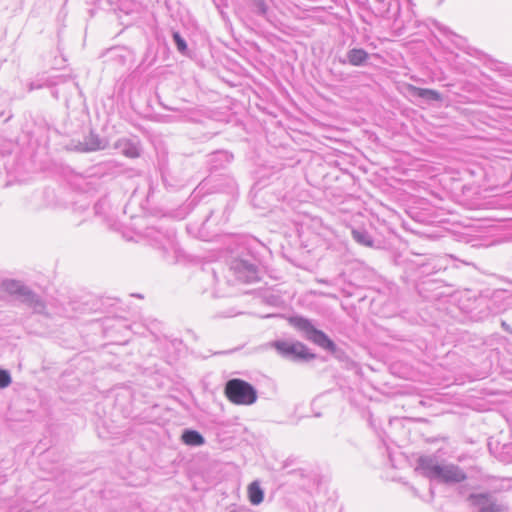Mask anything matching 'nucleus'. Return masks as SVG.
<instances>
[{"label": "nucleus", "instance_id": "473e14b6", "mask_svg": "<svg viewBox=\"0 0 512 512\" xmlns=\"http://www.w3.org/2000/svg\"><path fill=\"white\" fill-rule=\"evenodd\" d=\"M494 91H497L498 93H503V94H506L505 92H503L502 90H498V89H493Z\"/></svg>", "mask_w": 512, "mask_h": 512}, {"label": "nucleus", "instance_id": "aec40b11", "mask_svg": "<svg viewBox=\"0 0 512 512\" xmlns=\"http://www.w3.org/2000/svg\"><path fill=\"white\" fill-rule=\"evenodd\" d=\"M172 40L177 51L183 56H190V50L188 48L186 40L182 37L180 32H172Z\"/></svg>", "mask_w": 512, "mask_h": 512}, {"label": "nucleus", "instance_id": "4468645a", "mask_svg": "<svg viewBox=\"0 0 512 512\" xmlns=\"http://www.w3.org/2000/svg\"><path fill=\"white\" fill-rule=\"evenodd\" d=\"M105 145L103 143V140L94 133H90L88 136L85 137L84 141L79 143L77 146V149L81 152H92L104 149Z\"/></svg>", "mask_w": 512, "mask_h": 512}, {"label": "nucleus", "instance_id": "a878e982", "mask_svg": "<svg viewBox=\"0 0 512 512\" xmlns=\"http://www.w3.org/2000/svg\"><path fill=\"white\" fill-rule=\"evenodd\" d=\"M431 24H432V26L435 29H437L444 36H446V37H456V38L460 39V37L456 33L452 32L447 26L441 24L439 21L431 20Z\"/></svg>", "mask_w": 512, "mask_h": 512}, {"label": "nucleus", "instance_id": "2eb2a0df", "mask_svg": "<svg viewBox=\"0 0 512 512\" xmlns=\"http://www.w3.org/2000/svg\"><path fill=\"white\" fill-rule=\"evenodd\" d=\"M94 214L101 217L104 221L110 222L113 220L111 213V205L107 197L101 198L94 204Z\"/></svg>", "mask_w": 512, "mask_h": 512}, {"label": "nucleus", "instance_id": "393cba45", "mask_svg": "<svg viewBox=\"0 0 512 512\" xmlns=\"http://www.w3.org/2000/svg\"><path fill=\"white\" fill-rule=\"evenodd\" d=\"M491 69L503 77H512V68L504 63L495 62L492 64Z\"/></svg>", "mask_w": 512, "mask_h": 512}, {"label": "nucleus", "instance_id": "0eeeda50", "mask_svg": "<svg viewBox=\"0 0 512 512\" xmlns=\"http://www.w3.org/2000/svg\"><path fill=\"white\" fill-rule=\"evenodd\" d=\"M224 393L227 399L236 405H252L258 398L256 388L240 378L228 380L224 387Z\"/></svg>", "mask_w": 512, "mask_h": 512}, {"label": "nucleus", "instance_id": "2f4dec72", "mask_svg": "<svg viewBox=\"0 0 512 512\" xmlns=\"http://www.w3.org/2000/svg\"><path fill=\"white\" fill-rule=\"evenodd\" d=\"M67 82H68L69 84H71V85H74V86L76 85V84H75V82H73L72 80H68Z\"/></svg>", "mask_w": 512, "mask_h": 512}, {"label": "nucleus", "instance_id": "f3484780", "mask_svg": "<svg viewBox=\"0 0 512 512\" xmlns=\"http://www.w3.org/2000/svg\"><path fill=\"white\" fill-rule=\"evenodd\" d=\"M412 264L416 267L415 269L417 277L434 274V271L431 269L432 264L429 256H418L417 259L412 262Z\"/></svg>", "mask_w": 512, "mask_h": 512}, {"label": "nucleus", "instance_id": "5701e85b", "mask_svg": "<svg viewBox=\"0 0 512 512\" xmlns=\"http://www.w3.org/2000/svg\"><path fill=\"white\" fill-rule=\"evenodd\" d=\"M488 302L489 301L486 297H479L476 300L477 307L479 308V313L475 314V317H477L478 319H482L490 314Z\"/></svg>", "mask_w": 512, "mask_h": 512}, {"label": "nucleus", "instance_id": "dca6fc26", "mask_svg": "<svg viewBox=\"0 0 512 512\" xmlns=\"http://www.w3.org/2000/svg\"><path fill=\"white\" fill-rule=\"evenodd\" d=\"M353 240L359 245L365 247H374V239L372 235L362 227L353 228L351 230Z\"/></svg>", "mask_w": 512, "mask_h": 512}, {"label": "nucleus", "instance_id": "cd10ccee", "mask_svg": "<svg viewBox=\"0 0 512 512\" xmlns=\"http://www.w3.org/2000/svg\"><path fill=\"white\" fill-rule=\"evenodd\" d=\"M252 193L254 194L253 198H252L253 205L257 206V207H260V205L257 203V199L259 197H263V196L267 195L268 191H266L264 189H260V188L257 189L256 187H254L253 190H252Z\"/></svg>", "mask_w": 512, "mask_h": 512}, {"label": "nucleus", "instance_id": "20e7f679", "mask_svg": "<svg viewBox=\"0 0 512 512\" xmlns=\"http://www.w3.org/2000/svg\"><path fill=\"white\" fill-rule=\"evenodd\" d=\"M289 324L300 332L309 342L330 353L337 351L335 342L325 332L317 329L312 320L301 315H294L289 318Z\"/></svg>", "mask_w": 512, "mask_h": 512}, {"label": "nucleus", "instance_id": "423d86ee", "mask_svg": "<svg viewBox=\"0 0 512 512\" xmlns=\"http://www.w3.org/2000/svg\"><path fill=\"white\" fill-rule=\"evenodd\" d=\"M270 346L279 356L295 363H307L316 358V354L300 341L278 339L272 341Z\"/></svg>", "mask_w": 512, "mask_h": 512}, {"label": "nucleus", "instance_id": "412c9836", "mask_svg": "<svg viewBox=\"0 0 512 512\" xmlns=\"http://www.w3.org/2000/svg\"><path fill=\"white\" fill-rule=\"evenodd\" d=\"M429 257L432 264L431 269L434 271V274L447 269L449 265L448 256L430 255Z\"/></svg>", "mask_w": 512, "mask_h": 512}, {"label": "nucleus", "instance_id": "9b49d317", "mask_svg": "<svg viewBox=\"0 0 512 512\" xmlns=\"http://www.w3.org/2000/svg\"><path fill=\"white\" fill-rule=\"evenodd\" d=\"M233 160V155L225 150L211 153L208 158V166L211 172L225 168Z\"/></svg>", "mask_w": 512, "mask_h": 512}, {"label": "nucleus", "instance_id": "7ed1b4c3", "mask_svg": "<svg viewBox=\"0 0 512 512\" xmlns=\"http://www.w3.org/2000/svg\"><path fill=\"white\" fill-rule=\"evenodd\" d=\"M416 471L430 479L444 484H457L466 480V473L457 465L440 464L432 455H422L416 463Z\"/></svg>", "mask_w": 512, "mask_h": 512}, {"label": "nucleus", "instance_id": "b1692460", "mask_svg": "<svg viewBox=\"0 0 512 512\" xmlns=\"http://www.w3.org/2000/svg\"><path fill=\"white\" fill-rule=\"evenodd\" d=\"M252 7H253V11L263 17V18H266L268 19V6L265 2V0H253L252 2Z\"/></svg>", "mask_w": 512, "mask_h": 512}, {"label": "nucleus", "instance_id": "c85d7f7f", "mask_svg": "<svg viewBox=\"0 0 512 512\" xmlns=\"http://www.w3.org/2000/svg\"><path fill=\"white\" fill-rule=\"evenodd\" d=\"M190 114H191V112H189V111L181 112V115L179 116L180 120H182V121H193L194 119L191 117Z\"/></svg>", "mask_w": 512, "mask_h": 512}, {"label": "nucleus", "instance_id": "c756f323", "mask_svg": "<svg viewBox=\"0 0 512 512\" xmlns=\"http://www.w3.org/2000/svg\"><path fill=\"white\" fill-rule=\"evenodd\" d=\"M501 325L506 331H510V326L507 325L506 322L502 321Z\"/></svg>", "mask_w": 512, "mask_h": 512}, {"label": "nucleus", "instance_id": "f8f14e48", "mask_svg": "<svg viewBox=\"0 0 512 512\" xmlns=\"http://www.w3.org/2000/svg\"><path fill=\"white\" fill-rule=\"evenodd\" d=\"M181 442L189 447H200L205 444L204 436L197 430L185 428L180 436Z\"/></svg>", "mask_w": 512, "mask_h": 512}, {"label": "nucleus", "instance_id": "bb28decb", "mask_svg": "<svg viewBox=\"0 0 512 512\" xmlns=\"http://www.w3.org/2000/svg\"><path fill=\"white\" fill-rule=\"evenodd\" d=\"M11 375L8 370L0 368V388H6L11 384Z\"/></svg>", "mask_w": 512, "mask_h": 512}, {"label": "nucleus", "instance_id": "ddd939ff", "mask_svg": "<svg viewBox=\"0 0 512 512\" xmlns=\"http://www.w3.org/2000/svg\"><path fill=\"white\" fill-rule=\"evenodd\" d=\"M409 91L412 94V96L424 99L429 103L441 102L443 100L442 94L433 89L420 88L410 85Z\"/></svg>", "mask_w": 512, "mask_h": 512}, {"label": "nucleus", "instance_id": "6e6552de", "mask_svg": "<svg viewBox=\"0 0 512 512\" xmlns=\"http://www.w3.org/2000/svg\"><path fill=\"white\" fill-rule=\"evenodd\" d=\"M7 291L15 295L19 301L27 305L34 313L45 314V303L42 298L19 281L11 280L6 284Z\"/></svg>", "mask_w": 512, "mask_h": 512}, {"label": "nucleus", "instance_id": "9d476101", "mask_svg": "<svg viewBox=\"0 0 512 512\" xmlns=\"http://www.w3.org/2000/svg\"><path fill=\"white\" fill-rule=\"evenodd\" d=\"M370 58L369 53L363 48H352L346 53L345 58H339L343 65L350 64L356 67L365 66Z\"/></svg>", "mask_w": 512, "mask_h": 512}, {"label": "nucleus", "instance_id": "1a4fd4ad", "mask_svg": "<svg viewBox=\"0 0 512 512\" xmlns=\"http://www.w3.org/2000/svg\"><path fill=\"white\" fill-rule=\"evenodd\" d=\"M470 499L472 504L477 508V512H509L507 506L490 494H472Z\"/></svg>", "mask_w": 512, "mask_h": 512}, {"label": "nucleus", "instance_id": "a211bd4d", "mask_svg": "<svg viewBox=\"0 0 512 512\" xmlns=\"http://www.w3.org/2000/svg\"><path fill=\"white\" fill-rule=\"evenodd\" d=\"M248 499L252 505H259L263 502L264 491L259 482L253 481L248 486Z\"/></svg>", "mask_w": 512, "mask_h": 512}, {"label": "nucleus", "instance_id": "4be33fe9", "mask_svg": "<svg viewBox=\"0 0 512 512\" xmlns=\"http://www.w3.org/2000/svg\"><path fill=\"white\" fill-rule=\"evenodd\" d=\"M56 79H57L56 81H49V80H45V81H42V80L32 81V82L29 83L28 90L29 91H33V90H36V89H41V88H43L45 86L58 85L60 82L66 81V79H64L62 76L57 77Z\"/></svg>", "mask_w": 512, "mask_h": 512}, {"label": "nucleus", "instance_id": "7c9ffc66", "mask_svg": "<svg viewBox=\"0 0 512 512\" xmlns=\"http://www.w3.org/2000/svg\"><path fill=\"white\" fill-rule=\"evenodd\" d=\"M52 95H53V97H55L56 99H58V91H57V90H53V91H52Z\"/></svg>", "mask_w": 512, "mask_h": 512}, {"label": "nucleus", "instance_id": "39448f33", "mask_svg": "<svg viewBox=\"0 0 512 512\" xmlns=\"http://www.w3.org/2000/svg\"><path fill=\"white\" fill-rule=\"evenodd\" d=\"M150 246L162 252L163 256L176 250L175 229L160 223L157 226H148L142 233Z\"/></svg>", "mask_w": 512, "mask_h": 512}, {"label": "nucleus", "instance_id": "f03ea898", "mask_svg": "<svg viewBox=\"0 0 512 512\" xmlns=\"http://www.w3.org/2000/svg\"><path fill=\"white\" fill-rule=\"evenodd\" d=\"M229 275L220 280L219 270L211 265L205 266L198 274L204 284L203 292H211L214 297L225 296L224 286L233 282L255 283L260 280L259 260L250 252L233 258L229 264Z\"/></svg>", "mask_w": 512, "mask_h": 512}, {"label": "nucleus", "instance_id": "6ab92c4d", "mask_svg": "<svg viewBox=\"0 0 512 512\" xmlns=\"http://www.w3.org/2000/svg\"><path fill=\"white\" fill-rule=\"evenodd\" d=\"M120 147L123 154L129 158H137L140 156V146L137 142L125 140L121 142Z\"/></svg>", "mask_w": 512, "mask_h": 512}, {"label": "nucleus", "instance_id": "f257e3e1", "mask_svg": "<svg viewBox=\"0 0 512 512\" xmlns=\"http://www.w3.org/2000/svg\"><path fill=\"white\" fill-rule=\"evenodd\" d=\"M226 193L225 206L221 209H208V214L201 223L191 222L187 225V232L203 241H210L218 231L213 227L222 226L229 220L230 214L235 205L236 184L230 177L215 179L210 175L204 179L192 192L188 205H196L201 198L209 193Z\"/></svg>", "mask_w": 512, "mask_h": 512}]
</instances>
